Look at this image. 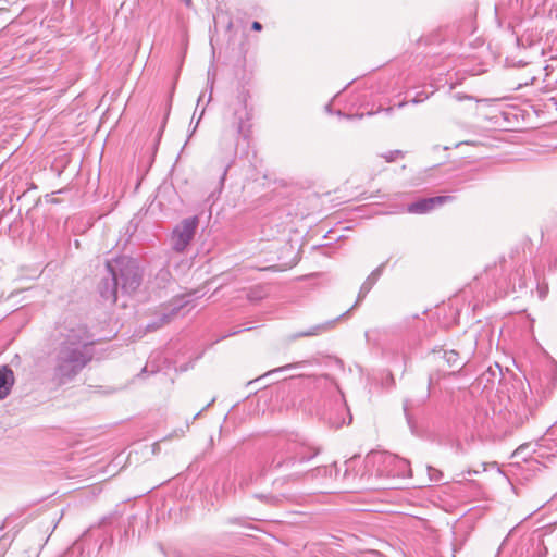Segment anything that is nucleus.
<instances>
[{
    "label": "nucleus",
    "instance_id": "6e6552de",
    "mask_svg": "<svg viewBox=\"0 0 557 557\" xmlns=\"http://www.w3.org/2000/svg\"><path fill=\"white\" fill-rule=\"evenodd\" d=\"M119 278L106 270V274L98 283L97 289L104 302L115 304L117 299Z\"/></svg>",
    "mask_w": 557,
    "mask_h": 557
},
{
    "label": "nucleus",
    "instance_id": "9b49d317",
    "mask_svg": "<svg viewBox=\"0 0 557 557\" xmlns=\"http://www.w3.org/2000/svg\"><path fill=\"white\" fill-rule=\"evenodd\" d=\"M15 377L9 366L0 367V400L7 398L14 385Z\"/></svg>",
    "mask_w": 557,
    "mask_h": 557
},
{
    "label": "nucleus",
    "instance_id": "b1692460",
    "mask_svg": "<svg viewBox=\"0 0 557 557\" xmlns=\"http://www.w3.org/2000/svg\"><path fill=\"white\" fill-rule=\"evenodd\" d=\"M344 423H345V421H344V420H341V421H334V422H332V425H334L335 428H339V426H342Z\"/></svg>",
    "mask_w": 557,
    "mask_h": 557
},
{
    "label": "nucleus",
    "instance_id": "7ed1b4c3",
    "mask_svg": "<svg viewBox=\"0 0 557 557\" xmlns=\"http://www.w3.org/2000/svg\"><path fill=\"white\" fill-rule=\"evenodd\" d=\"M106 270L119 278L122 292L131 294L141 284L143 274L137 260L131 257H119L106 262Z\"/></svg>",
    "mask_w": 557,
    "mask_h": 557
},
{
    "label": "nucleus",
    "instance_id": "5701e85b",
    "mask_svg": "<svg viewBox=\"0 0 557 557\" xmlns=\"http://www.w3.org/2000/svg\"><path fill=\"white\" fill-rule=\"evenodd\" d=\"M426 98H428V95H425V96L422 98V97L420 96V94H418V95L416 96V98H413V99H412V102H413V103H419V102H422V101H423L424 99H426Z\"/></svg>",
    "mask_w": 557,
    "mask_h": 557
},
{
    "label": "nucleus",
    "instance_id": "393cba45",
    "mask_svg": "<svg viewBox=\"0 0 557 557\" xmlns=\"http://www.w3.org/2000/svg\"><path fill=\"white\" fill-rule=\"evenodd\" d=\"M230 522L231 523H238V524H240V519L239 518H233V519H230Z\"/></svg>",
    "mask_w": 557,
    "mask_h": 557
},
{
    "label": "nucleus",
    "instance_id": "2eb2a0df",
    "mask_svg": "<svg viewBox=\"0 0 557 557\" xmlns=\"http://www.w3.org/2000/svg\"><path fill=\"white\" fill-rule=\"evenodd\" d=\"M385 264L382 263L381 265H379L376 269H374L370 275L366 278V281L363 282V284L361 285L360 287V290H359V294H358V299H357V302L356 305L362 300L367 294L371 290V288L374 286V284L376 283V281L379 280V277L381 276L382 272H383V269H384Z\"/></svg>",
    "mask_w": 557,
    "mask_h": 557
},
{
    "label": "nucleus",
    "instance_id": "412c9836",
    "mask_svg": "<svg viewBox=\"0 0 557 557\" xmlns=\"http://www.w3.org/2000/svg\"><path fill=\"white\" fill-rule=\"evenodd\" d=\"M170 276H171V274L168 269H162L158 273V277H160L162 281H166Z\"/></svg>",
    "mask_w": 557,
    "mask_h": 557
},
{
    "label": "nucleus",
    "instance_id": "39448f33",
    "mask_svg": "<svg viewBox=\"0 0 557 557\" xmlns=\"http://www.w3.org/2000/svg\"><path fill=\"white\" fill-rule=\"evenodd\" d=\"M234 163V158L232 154L230 156H221L214 158L211 163L209 164V174L215 175L218 177V182L213 190L208 196V201L215 202V200L219 198L220 194L222 193L224 188V183L226 180V175L228 173V170Z\"/></svg>",
    "mask_w": 557,
    "mask_h": 557
},
{
    "label": "nucleus",
    "instance_id": "f03ea898",
    "mask_svg": "<svg viewBox=\"0 0 557 557\" xmlns=\"http://www.w3.org/2000/svg\"><path fill=\"white\" fill-rule=\"evenodd\" d=\"M92 344L85 327L78 326L69 332L54 350L52 380L58 385L73 381L91 361Z\"/></svg>",
    "mask_w": 557,
    "mask_h": 557
},
{
    "label": "nucleus",
    "instance_id": "f257e3e1",
    "mask_svg": "<svg viewBox=\"0 0 557 557\" xmlns=\"http://www.w3.org/2000/svg\"><path fill=\"white\" fill-rule=\"evenodd\" d=\"M319 454V449L298 436L278 438L274 450L262 465L263 473H280L273 481L275 490L300 482L306 473L305 465Z\"/></svg>",
    "mask_w": 557,
    "mask_h": 557
},
{
    "label": "nucleus",
    "instance_id": "423d86ee",
    "mask_svg": "<svg viewBox=\"0 0 557 557\" xmlns=\"http://www.w3.org/2000/svg\"><path fill=\"white\" fill-rule=\"evenodd\" d=\"M189 304L186 296H178L173 298L166 306L161 308L158 321L147 325L148 331H154L168 324L174 317L180 314L181 310Z\"/></svg>",
    "mask_w": 557,
    "mask_h": 557
},
{
    "label": "nucleus",
    "instance_id": "dca6fc26",
    "mask_svg": "<svg viewBox=\"0 0 557 557\" xmlns=\"http://www.w3.org/2000/svg\"><path fill=\"white\" fill-rule=\"evenodd\" d=\"M443 358L453 371L460 369L463 364L460 360L459 354L456 350L444 351Z\"/></svg>",
    "mask_w": 557,
    "mask_h": 557
},
{
    "label": "nucleus",
    "instance_id": "6ab92c4d",
    "mask_svg": "<svg viewBox=\"0 0 557 557\" xmlns=\"http://www.w3.org/2000/svg\"><path fill=\"white\" fill-rule=\"evenodd\" d=\"M302 362H296V363H289V364H286V366H283V367H278L276 369H273L271 371H269L267 373V375L271 374V373H274V372H281V371H284V370H287V369H293V368H296L298 366H300Z\"/></svg>",
    "mask_w": 557,
    "mask_h": 557
},
{
    "label": "nucleus",
    "instance_id": "a211bd4d",
    "mask_svg": "<svg viewBox=\"0 0 557 557\" xmlns=\"http://www.w3.org/2000/svg\"><path fill=\"white\" fill-rule=\"evenodd\" d=\"M403 156V152L400 150H394V151H389L385 154H383L382 157L387 161V162H393L395 161L398 157Z\"/></svg>",
    "mask_w": 557,
    "mask_h": 557
},
{
    "label": "nucleus",
    "instance_id": "bb28decb",
    "mask_svg": "<svg viewBox=\"0 0 557 557\" xmlns=\"http://www.w3.org/2000/svg\"><path fill=\"white\" fill-rule=\"evenodd\" d=\"M239 331H234L233 333H231L230 335H236Z\"/></svg>",
    "mask_w": 557,
    "mask_h": 557
},
{
    "label": "nucleus",
    "instance_id": "ddd939ff",
    "mask_svg": "<svg viewBox=\"0 0 557 557\" xmlns=\"http://www.w3.org/2000/svg\"><path fill=\"white\" fill-rule=\"evenodd\" d=\"M256 498L260 499L261 502L272 505V506H278L283 503H296L297 496L292 493H277V494H256Z\"/></svg>",
    "mask_w": 557,
    "mask_h": 557
},
{
    "label": "nucleus",
    "instance_id": "4468645a",
    "mask_svg": "<svg viewBox=\"0 0 557 557\" xmlns=\"http://www.w3.org/2000/svg\"><path fill=\"white\" fill-rule=\"evenodd\" d=\"M337 320L338 319L330 320L327 322H324V323H321V324H317V325L311 326L310 329H308L306 331L293 334L290 336V338L292 339H297V338H300V337H312V336L321 335V334L330 331L331 329H333Z\"/></svg>",
    "mask_w": 557,
    "mask_h": 557
},
{
    "label": "nucleus",
    "instance_id": "20e7f679",
    "mask_svg": "<svg viewBox=\"0 0 557 557\" xmlns=\"http://www.w3.org/2000/svg\"><path fill=\"white\" fill-rule=\"evenodd\" d=\"M199 225L197 215L184 219L177 224L171 236L172 248L176 252H184L193 240Z\"/></svg>",
    "mask_w": 557,
    "mask_h": 557
},
{
    "label": "nucleus",
    "instance_id": "f8f14e48",
    "mask_svg": "<svg viewBox=\"0 0 557 557\" xmlns=\"http://www.w3.org/2000/svg\"><path fill=\"white\" fill-rule=\"evenodd\" d=\"M430 385H431V381L429 382V386ZM429 396H430V389L428 391V393L421 399H418V400L405 399L404 400L403 409H404V413H405L407 423H408L411 432H416V429H417V423H416V420H414V418H413V416L411 413V409L414 408L416 406H421V405L425 404V401L428 400Z\"/></svg>",
    "mask_w": 557,
    "mask_h": 557
},
{
    "label": "nucleus",
    "instance_id": "aec40b11",
    "mask_svg": "<svg viewBox=\"0 0 557 557\" xmlns=\"http://www.w3.org/2000/svg\"><path fill=\"white\" fill-rule=\"evenodd\" d=\"M428 471H429L430 479L432 481L438 482L441 480L442 473L438 470H436L432 467H428Z\"/></svg>",
    "mask_w": 557,
    "mask_h": 557
},
{
    "label": "nucleus",
    "instance_id": "a878e982",
    "mask_svg": "<svg viewBox=\"0 0 557 557\" xmlns=\"http://www.w3.org/2000/svg\"><path fill=\"white\" fill-rule=\"evenodd\" d=\"M527 85H529V82L519 83L518 86H517V89L521 88L522 86H527Z\"/></svg>",
    "mask_w": 557,
    "mask_h": 557
},
{
    "label": "nucleus",
    "instance_id": "4be33fe9",
    "mask_svg": "<svg viewBox=\"0 0 557 557\" xmlns=\"http://www.w3.org/2000/svg\"><path fill=\"white\" fill-rule=\"evenodd\" d=\"M251 28H252L253 30H256V32H260V30L262 29V25H261V23H259V22L255 21V22H252V24H251Z\"/></svg>",
    "mask_w": 557,
    "mask_h": 557
},
{
    "label": "nucleus",
    "instance_id": "0eeeda50",
    "mask_svg": "<svg viewBox=\"0 0 557 557\" xmlns=\"http://www.w3.org/2000/svg\"><path fill=\"white\" fill-rule=\"evenodd\" d=\"M382 462L384 465V470L387 476L392 478H410L412 474V470L410 467V462L400 458L394 454H383Z\"/></svg>",
    "mask_w": 557,
    "mask_h": 557
},
{
    "label": "nucleus",
    "instance_id": "f3484780",
    "mask_svg": "<svg viewBox=\"0 0 557 557\" xmlns=\"http://www.w3.org/2000/svg\"><path fill=\"white\" fill-rule=\"evenodd\" d=\"M539 405L537 398L534 396H531L530 398L525 396L524 399V407L532 412Z\"/></svg>",
    "mask_w": 557,
    "mask_h": 557
},
{
    "label": "nucleus",
    "instance_id": "9d476101",
    "mask_svg": "<svg viewBox=\"0 0 557 557\" xmlns=\"http://www.w3.org/2000/svg\"><path fill=\"white\" fill-rule=\"evenodd\" d=\"M557 385V375L553 372L544 373L539 377L537 385H531L529 383V388L531 393H533V388H535L536 394L541 398V400L548 398Z\"/></svg>",
    "mask_w": 557,
    "mask_h": 557
},
{
    "label": "nucleus",
    "instance_id": "1a4fd4ad",
    "mask_svg": "<svg viewBox=\"0 0 557 557\" xmlns=\"http://www.w3.org/2000/svg\"><path fill=\"white\" fill-rule=\"evenodd\" d=\"M453 200V196H435L430 198H422L408 205L407 210L409 213L423 214Z\"/></svg>",
    "mask_w": 557,
    "mask_h": 557
}]
</instances>
